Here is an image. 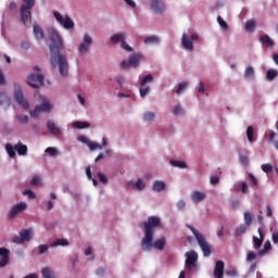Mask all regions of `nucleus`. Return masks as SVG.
<instances>
[{
  "instance_id": "nucleus-1",
  "label": "nucleus",
  "mask_w": 278,
  "mask_h": 278,
  "mask_svg": "<svg viewBox=\"0 0 278 278\" xmlns=\"http://www.w3.org/2000/svg\"><path fill=\"white\" fill-rule=\"evenodd\" d=\"M48 36L51 41L50 43V64L52 68H58L61 77H66L68 75V59L66 55L60 54V51L64 49V43L62 37L55 28L48 29Z\"/></svg>"
},
{
  "instance_id": "nucleus-2",
  "label": "nucleus",
  "mask_w": 278,
  "mask_h": 278,
  "mask_svg": "<svg viewBox=\"0 0 278 278\" xmlns=\"http://www.w3.org/2000/svg\"><path fill=\"white\" fill-rule=\"evenodd\" d=\"M144 225V238L141 241V247L143 251H147L151 247V242H153V228L161 227L162 220L157 216L148 217V222L143 223Z\"/></svg>"
},
{
  "instance_id": "nucleus-3",
  "label": "nucleus",
  "mask_w": 278,
  "mask_h": 278,
  "mask_svg": "<svg viewBox=\"0 0 278 278\" xmlns=\"http://www.w3.org/2000/svg\"><path fill=\"white\" fill-rule=\"evenodd\" d=\"M187 227L193 233L200 249L203 252L204 257H210V255H212V245L207 243L205 236H203V233L199 232L194 227L190 225H187Z\"/></svg>"
},
{
  "instance_id": "nucleus-4",
  "label": "nucleus",
  "mask_w": 278,
  "mask_h": 278,
  "mask_svg": "<svg viewBox=\"0 0 278 278\" xmlns=\"http://www.w3.org/2000/svg\"><path fill=\"white\" fill-rule=\"evenodd\" d=\"M23 4L20 10L21 14V23L23 25H27V23H31V10L36 5V0H22Z\"/></svg>"
},
{
  "instance_id": "nucleus-5",
  "label": "nucleus",
  "mask_w": 278,
  "mask_h": 278,
  "mask_svg": "<svg viewBox=\"0 0 278 278\" xmlns=\"http://www.w3.org/2000/svg\"><path fill=\"white\" fill-rule=\"evenodd\" d=\"M186 261H185V266L189 273H192V270L198 271L199 270V265L197 262H199V254L194 251H189L186 252L185 254Z\"/></svg>"
},
{
  "instance_id": "nucleus-6",
  "label": "nucleus",
  "mask_w": 278,
  "mask_h": 278,
  "mask_svg": "<svg viewBox=\"0 0 278 278\" xmlns=\"http://www.w3.org/2000/svg\"><path fill=\"white\" fill-rule=\"evenodd\" d=\"M39 101L41 104L37 105L34 111H30V116L34 118H38L40 116V112H51L53 106L51 105V102L42 96H39Z\"/></svg>"
},
{
  "instance_id": "nucleus-7",
  "label": "nucleus",
  "mask_w": 278,
  "mask_h": 278,
  "mask_svg": "<svg viewBox=\"0 0 278 278\" xmlns=\"http://www.w3.org/2000/svg\"><path fill=\"white\" fill-rule=\"evenodd\" d=\"M53 16L55 21L63 27L64 29H75V22L68 16V14H65L64 16L58 12L54 11Z\"/></svg>"
},
{
  "instance_id": "nucleus-8",
  "label": "nucleus",
  "mask_w": 278,
  "mask_h": 278,
  "mask_svg": "<svg viewBox=\"0 0 278 278\" xmlns=\"http://www.w3.org/2000/svg\"><path fill=\"white\" fill-rule=\"evenodd\" d=\"M34 238V229L27 228L20 231L18 236L13 237L14 244H23L24 242H29Z\"/></svg>"
},
{
  "instance_id": "nucleus-9",
  "label": "nucleus",
  "mask_w": 278,
  "mask_h": 278,
  "mask_svg": "<svg viewBox=\"0 0 278 278\" xmlns=\"http://www.w3.org/2000/svg\"><path fill=\"white\" fill-rule=\"evenodd\" d=\"M140 60H142V54H130L128 61H122V68H138L140 66Z\"/></svg>"
},
{
  "instance_id": "nucleus-10",
  "label": "nucleus",
  "mask_w": 278,
  "mask_h": 278,
  "mask_svg": "<svg viewBox=\"0 0 278 278\" xmlns=\"http://www.w3.org/2000/svg\"><path fill=\"white\" fill-rule=\"evenodd\" d=\"M140 79V86L141 88L139 89L140 92V97H142V99H144V97H147V94H149V92H151V87H144L148 84H151L153 81V75L148 74L144 77H139Z\"/></svg>"
},
{
  "instance_id": "nucleus-11",
  "label": "nucleus",
  "mask_w": 278,
  "mask_h": 278,
  "mask_svg": "<svg viewBox=\"0 0 278 278\" xmlns=\"http://www.w3.org/2000/svg\"><path fill=\"white\" fill-rule=\"evenodd\" d=\"M27 84L30 88H40V86L45 85V76L41 74H30Z\"/></svg>"
},
{
  "instance_id": "nucleus-12",
  "label": "nucleus",
  "mask_w": 278,
  "mask_h": 278,
  "mask_svg": "<svg viewBox=\"0 0 278 278\" xmlns=\"http://www.w3.org/2000/svg\"><path fill=\"white\" fill-rule=\"evenodd\" d=\"M90 47H92V37L86 33L84 35L83 42L78 45V51L80 55L88 53V51H90Z\"/></svg>"
},
{
  "instance_id": "nucleus-13",
  "label": "nucleus",
  "mask_w": 278,
  "mask_h": 278,
  "mask_svg": "<svg viewBox=\"0 0 278 278\" xmlns=\"http://www.w3.org/2000/svg\"><path fill=\"white\" fill-rule=\"evenodd\" d=\"M13 97L16 103H18V105H21L24 110H29V101L25 99V96L23 94V90L15 89Z\"/></svg>"
},
{
  "instance_id": "nucleus-14",
  "label": "nucleus",
  "mask_w": 278,
  "mask_h": 278,
  "mask_svg": "<svg viewBox=\"0 0 278 278\" xmlns=\"http://www.w3.org/2000/svg\"><path fill=\"white\" fill-rule=\"evenodd\" d=\"M25 210H27V203L21 202L18 204H15L14 206H12L9 213V218H16V215L25 212Z\"/></svg>"
},
{
  "instance_id": "nucleus-15",
  "label": "nucleus",
  "mask_w": 278,
  "mask_h": 278,
  "mask_svg": "<svg viewBox=\"0 0 278 278\" xmlns=\"http://www.w3.org/2000/svg\"><path fill=\"white\" fill-rule=\"evenodd\" d=\"M213 277L214 278H224L225 277V262L217 261L215 263V267L213 270Z\"/></svg>"
},
{
  "instance_id": "nucleus-16",
  "label": "nucleus",
  "mask_w": 278,
  "mask_h": 278,
  "mask_svg": "<svg viewBox=\"0 0 278 278\" xmlns=\"http://www.w3.org/2000/svg\"><path fill=\"white\" fill-rule=\"evenodd\" d=\"M10 263V250L0 248V268H5V265Z\"/></svg>"
},
{
  "instance_id": "nucleus-17",
  "label": "nucleus",
  "mask_w": 278,
  "mask_h": 278,
  "mask_svg": "<svg viewBox=\"0 0 278 278\" xmlns=\"http://www.w3.org/2000/svg\"><path fill=\"white\" fill-rule=\"evenodd\" d=\"M150 3H151V9L156 14H162V12H164V10H166L164 7V2L161 0H151Z\"/></svg>"
},
{
  "instance_id": "nucleus-18",
  "label": "nucleus",
  "mask_w": 278,
  "mask_h": 278,
  "mask_svg": "<svg viewBox=\"0 0 278 278\" xmlns=\"http://www.w3.org/2000/svg\"><path fill=\"white\" fill-rule=\"evenodd\" d=\"M151 247H153V249H156L157 251H164L166 247V238L163 237V238L156 239L154 242L151 241ZM151 247H149L146 251H149Z\"/></svg>"
},
{
  "instance_id": "nucleus-19",
  "label": "nucleus",
  "mask_w": 278,
  "mask_h": 278,
  "mask_svg": "<svg viewBox=\"0 0 278 278\" xmlns=\"http://www.w3.org/2000/svg\"><path fill=\"white\" fill-rule=\"evenodd\" d=\"M181 45L184 49H187V51H192L194 49V43L187 34H182Z\"/></svg>"
},
{
  "instance_id": "nucleus-20",
  "label": "nucleus",
  "mask_w": 278,
  "mask_h": 278,
  "mask_svg": "<svg viewBox=\"0 0 278 278\" xmlns=\"http://www.w3.org/2000/svg\"><path fill=\"white\" fill-rule=\"evenodd\" d=\"M260 238L253 237V247L254 249H260L262 244H264V231L262 230V227L257 229Z\"/></svg>"
},
{
  "instance_id": "nucleus-21",
  "label": "nucleus",
  "mask_w": 278,
  "mask_h": 278,
  "mask_svg": "<svg viewBox=\"0 0 278 278\" xmlns=\"http://www.w3.org/2000/svg\"><path fill=\"white\" fill-rule=\"evenodd\" d=\"M47 129L52 134V136H60V134H62V129L55 126V123H53L51 119L47 122Z\"/></svg>"
},
{
  "instance_id": "nucleus-22",
  "label": "nucleus",
  "mask_w": 278,
  "mask_h": 278,
  "mask_svg": "<svg viewBox=\"0 0 278 278\" xmlns=\"http://www.w3.org/2000/svg\"><path fill=\"white\" fill-rule=\"evenodd\" d=\"M125 38H127V33H116L111 36V41L114 45H118L119 42L122 43Z\"/></svg>"
},
{
  "instance_id": "nucleus-23",
  "label": "nucleus",
  "mask_w": 278,
  "mask_h": 278,
  "mask_svg": "<svg viewBox=\"0 0 278 278\" xmlns=\"http://www.w3.org/2000/svg\"><path fill=\"white\" fill-rule=\"evenodd\" d=\"M205 199V193L200 192V191H194L191 194V200L193 201V203H201V201H204Z\"/></svg>"
},
{
  "instance_id": "nucleus-24",
  "label": "nucleus",
  "mask_w": 278,
  "mask_h": 278,
  "mask_svg": "<svg viewBox=\"0 0 278 278\" xmlns=\"http://www.w3.org/2000/svg\"><path fill=\"white\" fill-rule=\"evenodd\" d=\"M165 189H166V184L164 181H162V180L154 181V184L152 186V190L154 192H162Z\"/></svg>"
},
{
  "instance_id": "nucleus-25",
  "label": "nucleus",
  "mask_w": 278,
  "mask_h": 278,
  "mask_svg": "<svg viewBox=\"0 0 278 278\" xmlns=\"http://www.w3.org/2000/svg\"><path fill=\"white\" fill-rule=\"evenodd\" d=\"M14 150L18 155H27V146L23 144L21 141L14 146Z\"/></svg>"
},
{
  "instance_id": "nucleus-26",
  "label": "nucleus",
  "mask_w": 278,
  "mask_h": 278,
  "mask_svg": "<svg viewBox=\"0 0 278 278\" xmlns=\"http://www.w3.org/2000/svg\"><path fill=\"white\" fill-rule=\"evenodd\" d=\"M34 36L37 40H42L45 38V33L42 31V28L38 26L37 24L34 25Z\"/></svg>"
},
{
  "instance_id": "nucleus-27",
  "label": "nucleus",
  "mask_w": 278,
  "mask_h": 278,
  "mask_svg": "<svg viewBox=\"0 0 278 278\" xmlns=\"http://www.w3.org/2000/svg\"><path fill=\"white\" fill-rule=\"evenodd\" d=\"M0 105L3 108H10V97L4 92H0Z\"/></svg>"
},
{
  "instance_id": "nucleus-28",
  "label": "nucleus",
  "mask_w": 278,
  "mask_h": 278,
  "mask_svg": "<svg viewBox=\"0 0 278 278\" xmlns=\"http://www.w3.org/2000/svg\"><path fill=\"white\" fill-rule=\"evenodd\" d=\"M245 79H255V70L253 66H248L244 71Z\"/></svg>"
},
{
  "instance_id": "nucleus-29",
  "label": "nucleus",
  "mask_w": 278,
  "mask_h": 278,
  "mask_svg": "<svg viewBox=\"0 0 278 278\" xmlns=\"http://www.w3.org/2000/svg\"><path fill=\"white\" fill-rule=\"evenodd\" d=\"M41 275H42L43 278H55V274L49 267L42 268L41 269Z\"/></svg>"
},
{
  "instance_id": "nucleus-30",
  "label": "nucleus",
  "mask_w": 278,
  "mask_h": 278,
  "mask_svg": "<svg viewBox=\"0 0 278 278\" xmlns=\"http://www.w3.org/2000/svg\"><path fill=\"white\" fill-rule=\"evenodd\" d=\"M50 247H68V240L64 238L56 239L53 243L50 244Z\"/></svg>"
},
{
  "instance_id": "nucleus-31",
  "label": "nucleus",
  "mask_w": 278,
  "mask_h": 278,
  "mask_svg": "<svg viewBox=\"0 0 278 278\" xmlns=\"http://www.w3.org/2000/svg\"><path fill=\"white\" fill-rule=\"evenodd\" d=\"M169 164H172V166H174L175 168H188V164H186V162L184 161L172 160L169 161Z\"/></svg>"
},
{
  "instance_id": "nucleus-32",
  "label": "nucleus",
  "mask_w": 278,
  "mask_h": 278,
  "mask_svg": "<svg viewBox=\"0 0 278 278\" xmlns=\"http://www.w3.org/2000/svg\"><path fill=\"white\" fill-rule=\"evenodd\" d=\"M146 45H160V38L157 36H149L144 38Z\"/></svg>"
},
{
  "instance_id": "nucleus-33",
  "label": "nucleus",
  "mask_w": 278,
  "mask_h": 278,
  "mask_svg": "<svg viewBox=\"0 0 278 278\" xmlns=\"http://www.w3.org/2000/svg\"><path fill=\"white\" fill-rule=\"evenodd\" d=\"M134 188L139 192H142V190L147 188V185H144V181L142 180V178H139L136 182H134Z\"/></svg>"
},
{
  "instance_id": "nucleus-34",
  "label": "nucleus",
  "mask_w": 278,
  "mask_h": 278,
  "mask_svg": "<svg viewBox=\"0 0 278 278\" xmlns=\"http://www.w3.org/2000/svg\"><path fill=\"white\" fill-rule=\"evenodd\" d=\"M73 127L75 129H88V127H90V123H88V122H75L73 124Z\"/></svg>"
},
{
  "instance_id": "nucleus-35",
  "label": "nucleus",
  "mask_w": 278,
  "mask_h": 278,
  "mask_svg": "<svg viewBox=\"0 0 278 278\" xmlns=\"http://www.w3.org/2000/svg\"><path fill=\"white\" fill-rule=\"evenodd\" d=\"M254 134H255V130L253 129V126H249L247 128V138L249 142H255V139L253 138Z\"/></svg>"
},
{
  "instance_id": "nucleus-36",
  "label": "nucleus",
  "mask_w": 278,
  "mask_h": 278,
  "mask_svg": "<svg viewBox=\"0 0 278 278\" xmlns=\"http://www.w3.org/2000/svg\"><path fill=\"white\" fill-rule=\"evenodd\" d=\"M247 232V226L244 224L240 225L239 227L236 228L235 230V236L237 238H240L243 233Z\"/></svg>"
},
{
  "instance_id": "nucleus-37",
  "label": "nucleus",
  "mask_w": 278,
  "mask_h": 278,
  "mask_svg": "<svg viewBox=\"0 0 278 278\" xmlns=\"http://www.w3.org/2000/svg\"><path fill=\"white\" fill-rule=\"evenodd\" d=\"M261 42H263V45H266L267 47H273V45H275V42L273 41V39H270L268 35L262 36Z\"/></svg>"
},
{
  "instance_id": "nucleus-38",
  "label": "nucleus",
  "mask_w": 278,
  "mask_h": 278,
  "mask_svg": "<svg viewBox=\"0 0 278 278\" xmlns=\"http://www.w3.org/2000/svg\"><path fill=\"white\" fill-rule=\"evenodd\" d=\"M5 151L9 155V157H16V151L14 150V147H12V144L7 143Z\"/></svg>"
},
{
  "instance_id": "nucleus-39",
  "label": "nucleus",
  "mask_w": 278,
  "mask_h": 278,
  "mask_svg": "<svg viewBox=\"0 0 278 278\" xmlns=\"http://www.w3.org/2000/svg\"><path fill=\"white\" fill-rule=\"evenodd\" d=\"M278 75V72L277 70H268L267 73H266V78L269 80V81H273V79H275V77H277Z\"/></svg>"
},
{
  "instance_id": "nucleus-40",
  "label": "nucleus",
  "mask_w": 278,
  "mask_h": 278,
  "mask_svg": "<svg viewBox=\"0 0 278 278\" xmlns=\"http://www.w3.org/2000/svg\"><path fill=\"white\" fill-rule=\"evenodd\" d=\"M155 119V113L153 112H146L143 114V121H146L147 123H151V121Z\"/></svg>"
},
{
  "instance_id": "nucleus-41",
  "label": "nucleus",
  "mask_w": 278,
  "mask_h": 278,
  "mask_svg": "<svg viewBox=\"0 0 278 278\" xmlns=\"http://www.w3.org/2000/svg\"><path fill=\"white\" fill-rule=\"evenodd\" d=\"M16 119L22 125H27L29 123V116H27V115H16Z\"/></svg>"
},
{
  "instance_id": "nucleus-42",
  "label": "nucleus",
  "mask_w": 278,
  "mask_h": 278,
  "mask_svg": "<svg viewBox=\"0 0 278 278\" xmlns=\"http://www.w3.org/2000/svg\"><path fill=\"white\" fill-rule=\"evenodd\" d=\"M255 29V22L253 20H248L245 23V30L253 31Z\"/></svg>"
},
{
  "instance_id": "nucleus-43",
  "label": "nucleus",
  "mask_w": 278,
  "mask_h": 278,
  "mask_svg": "<svg viewBox=\"0 0 278 278\" xmlns=\"http://www.w3.org/2000/svg\"><path fill=\"white\" fill-rule=\"evenodd\" d=\"M217 23L222 27V29H224V30L229 29V25L227 24V22H225V20H223V17L218 16Z\"/></svg>"
},
{
  "instance_id": "nucleus-44",
  "label": "nucleus",
  "mask_w": 278,
  "mask_h": 278,
  "mask_svg": "<svg viewBox=\"0 0 278 278\" xmlns=\"http://www.w3.org/2000/svg\"><path fill=\"white\" fill-rule=\"evenodd\" d=\"M45 152L48 153V155L51 157H55V155H58V149L53 147L47 148Z\"/></svg>"
},
{
  "instance_id": "nucleus-45",
  "label": "nucleus",
  "mask_w": 278,
  "mask_h": 278,
  "mask_svg": "<svg viewBox=\"0 0 278 278\" xmlns=\"http://www.w3.org/2000/svg\"><path fill=\"white\" fill-rule=\"evenodd\" d=\"M186 88H188V81H182L178 85V89L176 90V93L181 94V92H184V90H186Z\"/></svg>"
},
{
  "instance_id": "nucleus-46",
  "label": "nucleus",
  "mask_w": 278,
  "mask_h": 278,
  "mask_svg": "<svg viewBox=\"0 0 278 278\" xmlns=\"http://www.w3.org/2000/svg\"><path fill=\"white\" fill-rule=\"evenodd\" d=\"M261 168L263 173H273V165L270 163L263 164Z\"/></svg>"
},
{
  "instance_id": "nucleus-47",
  "label": "nucleus",
  "mask_w": 278,
  "mask_h": 278,
  "mask_svg": "<svg viewBox=\"0 0 278 278\" xmlns=\"http://www.w3.org/2000/svg\"><path fill=\"white\" fill-rule=\"evenodd\" d=\"M88 147H89L90 151H96V149H99V150L103 149V146H101L94 141H90Z\"/></svg>"
},
{
  "instance_id": "nucleus-48",
  "label": "nucleus",
  "mask_w": 278,
  "mask_h": 278,
  "mask_svg": "<svg viewBox=\"0 0 278 278\" xmlns=\"http://www.w3.org/2000/svg\"><path fill=\"white\" fill-rule=\"evenodd\" d=\"M244 223L247 227H250L251 223H253V217L250 215L249 212L244 213Z\"/></svg>"
},
{
  "instance_id": "nucleus-49",
  "label": "nucleus",
  "mask_w": 278,
  "mask_h": 278,
  "mask_svg": "<svg viewBox=\"0 0 278 278\" xmlns=\"http://www.w3.org/2000/svg\"><path fill=\"white\" fill-rule=\"evenodd\" d=\"M22 194H24V197H28V199H36V193L29 189L24 190Z\"/></svg>"
},
{
  "instance_id": "nucleus-50",
  "label": "nucleus",
  "mask_w": 278,
  "mask_h": 278,
  "mask_svg": "<svg viewBox=\"0 0 278 278\" xmlns=\"http://www.w3.org/2000/svg\"><path fill=\"white\" fill-rule=\"evenodd\" d=\"M184 113V109L181 108V105H176L173 110V114L174 116H179V114Z\"/></svg>"
},
{
  "instance_id": "nucleus-51",
  "label": "nucleus",
  "mask_w": 278,
  "mask_h": 278,
  "mask_svg": "<svg viewBox=\"0 0 278 278\" xmlns=\"http://www.w3.org/2000/svg\"><path fill=\"white\" fill-rule=\"evenodd\" d=\"M256 258H257V255L255 254V252L253 251L248 252L247 262H253V260H256Z\"/></svg>"
},
{
  "instance_id": "nucleus-52",
  "label": "nucleus",
  "mask_w": 278,
  "mask_h": 278,
  "mask_svg": "<svg viewBox=\"0 0 278 278\" xmlns=\"http://www.w3.org/2000/svg\"><path fill=\"white\" fill-rule=\"evenodd\" d=\"M98 178H99V181H101V184H108V176H105V174L99 172Z\"/></svg>"
},
{
  "instance_id": "nucleus-53",
  "label": "nucleus",
  "mask_w": 278,
  "mask_h": 278,
  "mask_svg": "<svg viewBox=\"0 0 278 278\" xmlns=\"http://www.w3.org/2000/svg\"><path fill=\"white\" fill-rule=\"evenodd\" d=\"M121 47L122 49H124V51H134V49L129 45H127V41H125V39L122 41Z\"/></svg>"
},
{
  "instance_id": "nucleus-54",
  "label": "nucleus",
  "mask_w": 278,
  "mask_h": 278,
  "mask_svg": "<svg viewBox=\"0 0 278 278\" xmlns=\"http://www.w3.org/2000/svg\"><path fill=\"white\" fill-rule=\"evenodd\" d=\"M227 277H238V269L231 268L230 270L226 271Z\"/></svg>"
},
{
  "instance_id": "nucleus-55",
  "label": "nucleus",
  "mask_w": 278,
  "mask_h": 278,
  "mask_svg": "<svg viewBox=\"0 0 278 278\" xmlns=\"http://www.w3.org/2000/svg\"><path fill=\"white\" fill-rule=\"evenodd\" d=\"M47 251H49V245H47V244L39 245V255H45V253H47Z\"/></svg>"
},
{
  "instance_id": "nucleus-56",
  "label": "nucleus",
  "mask_w": 278,
  "mask_h": 278,
  "mask_svg": "<svg viewBox=\"0 0 278 278\" xmlns=\"http://www.w3.org/2000/svg\"><path fill=\"white\" fill-rule=\"evenodd\" d=\"M78 141L83 142V144H86L88 147L90 139H88V137H86V136H78Z\"/></svg>"
},
{
  "instance_id": "nucleus-57",
  "label": "nucleus",
  "mask_w": 278,
  "mask_h": 278,
  "mask_svg": "<svg viewBox=\"0 0 278 278\" xmlns=\"http://www.w3.org/2000/svg\"><path fill=\"white\" fill-rule=\"evenodd\" d=\"M31 186H40V177H38V176H35V177H33V179H31Z\"/></svg>"
},
{
  "instance_id": "nucleus-58",
  "label": "nucleus",
  "mask_w": 278,
  "mask_h": 278,
  "mask_svg": "<svg viewBox=\"0 0 278 278\" xmlns=\"http://www.w3.org/2000/svg\"><path fill=\"white\" fill-rule=\"evenodd\" d=\"M220 182V178L218 176H211L212 186H216V184Z\"/></svg>"
},
{
  "instance_id": "nucleus-59",
  "label": "nucleus",
  "mask_w": 278,
  "mask_h": 278,
  "mask_svg": "<svg viewBox=\"0 0 278 278\" xmlns=\"http://www.w3.org/2000/svg\"><path fill=\"white\" fill-rule=\"evenodd\" d=\"M7 84L5 75H3V71L0 70V86H5Z\"/></svg>"
},
{
  "instance_id": "nucleus-60",
  "label": "nucleus",
  "mask_w": 278,
  "mask_h": 278,
  "mask_svg": "<svg viewBox=\"0 0 278 278\" xmlns=\"http://www.w3.org/2000/svg\"><path fill=\"white\" fill-rule=\"evenodd\" d=\"M241 192L247 194L249 192V185L247 182H241Z\"/></svg>"
},
{
  "instance_id": "nucleus-61",
  "label": "nucleus",
  "mask_w": 278,
  "mask_h": 278,
  "mask_svg": "<svg viewBox=\"0 0 278 278\" xmlns=\"http://www.w3.org/2000/svg\"><path fill=\"white\" fill-rule=\"evenodd\" d=\"M241 164H243V166H248L249 165V157L244 156V155H241L239 157Z\"/></svg>"
},
{
  "instance_id": "nucleus-62",
  "label": "nucleus",
  "mask_w": 278,
  "mask_h": 278,
  "mask_svg": "<svg viewBox=\"0 0 278 278\" xmlns=\"http://www.w3.org/2000/svg\"><path fill=\"white\" fill-rule=\"evenodd\" d=\"M96 275H98V276H100V277H103V275H105V268L99 267V268L96 270Z\"/></svg>"
},
{
  "instance_id": "nucleus-63",
  "label": "nucleus",
  "mask_w": 278,
  "mask_h": 278,
  "mask_svg": "<svg viewBox=\"0 0 278 278\" xmlns=\"http://www.w3.org/2000/svg\"><path fill=\"white\" fill-rule=\"evenodd\" d=\"M177 207H178V210H184V207H186V201L179 200L177 202Z\"/></svg>"
},
{
  "instance_id": "nucleus-64",
  "label": "nucleus",
  "mask_w": 278,
  "mask_h": 278,
  "mask_svg": "<svg viewBox=\"0 0 278 278\" xmlns=\"http://www.w3.org/2000/svg\"><path fill=\"white\" fill-rule=\"evenodd\" d=\"M273 249V244H270L269 241H266L264 243V250L268 253V251H270Z\"/></svg>"
}]
</instances>
